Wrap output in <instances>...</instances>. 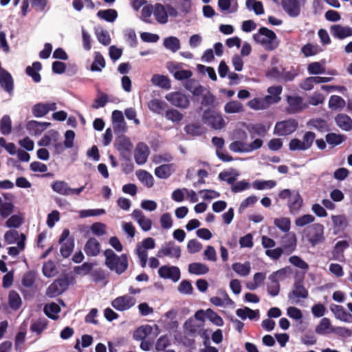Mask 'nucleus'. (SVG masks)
I'll return each instance as SVG.
<instances>
[{
	"label": "nucleus",
	"instance_id": "nucleus-1",
	"mask_svg": "<svg viewBox=\"0 0 352 352\" xmlns=\"http://www.w3.org/2000/svg\"><path fill=\"white\" fill-rule=\"evenodd\" d=\"M105 256V265L117 274H123L128 268V256L126 254L117 255L111 249H107L104 252Z\"/></svg>",
	"mask_w": 352,
	"mask_h": 352
},
{
	"label": "nucleus",
	"instance_id": "nucleus-2",
	"mask_svg": "<svg viewBox=\"0 0 352 352\" xmlns=\"http://www.w3.org/2000/svg\"><path fill=\"white\" fill-rule=\"evenodd\" d=\"M253 39L267 51H273L279 45V40L275 32L265 27H261L253 35Z\"/></svg>",
	"mask_w": 352,
	"mask_h": 352
},
{
	"label": "nucleus",
	"instance_id": "nucleus-3",
	"mask_svg": "<svg viewBox=\"0 0 352 352\" xmlns=\"http://www.w3.org/2000/svg\"><path fill=\"white\" fill-rule=\"evenodd\" d=\"M324 226L320 223H314L305 228V236L311 247H315L324 241Z\"/></svg>",
	"mask_w": 352,
	"mask_h": 352
},
{
	"label": "nucleus",
	"instance_id": "nucleus-4",
	"mask_svg": "<svg viewBox=\"0 0 352 352\" xmlns=\"http://www.w3.org/2000/svg\"><path fill=\"white\" fill-rule=\"evenodd\" d=\"M202 120L204 124L215 130L221 129L226 125L225 120L221 115L210 109L204 111Z\"/></svg>",
	"mask_w": 352,
	"mask_h": 352
},
{
	"label": "nucleus",
	"instance_id": "nucleus-5",
	"mask_svg": "<svg viewBox=\"0 0 352 352\" xmlns=\"http://www.w3.org/2000/svg\"><path fill=\"white\" fill-rule=\"evenodd\" d=\"M69 280L67 276H64L55 280L47 289L46 296L55 298L65 292L69 285Z\"/></svg>",
	"mask_w": 352,
	"mask_h": 352
},
{
	"label": "nucleus",
	"instance_id": "nucleus-6",
	"mask_svg": "<svg viewBox=\"0 0 352 352\" xmlns=\"http://www.w3.org/2000/svg\"><path fill=\"white\" fill-rule=\"evenodd\" d=\"M298 123L294 118L280 121L276 123L274 133L278 136H286L294 133L298 128Z\"/></svg>",
	"mask_w": 352,
	"mask_h": 352
},
{
	"label": "nucleus",
	"instance_id": "nucleus-7",
	"mask_svg": "<svg viewBox=\"0 0 352 352\" xmlns=\"http://www.w3.org/2000/svg\"><path fill=\"white\" fill-rule=\"evenodd\" d=\"M286 272L285 269H280L273 272L269 276L270 282L267 285V290L268 294L274 297L278 295L280 292L279 281L284 279Z\"/></svg>",
	"mask_w": 352,
	"mask_h": 352
},
{
	"label": "nucleus",
	"instance_id": "nucleus-8",
	"mask_svg": "<svg viewBox=\"0 0 352 352\" xmlns=\"http://www.w3.org/2000/svg\"><path fill=\"white\" fill-rule=\"evenodd\" d=\"M305 1V0H281V6L290 17L295 18L300 15L301 6Z\"/></svg>",
	"mask_w": 352,
	"mask_h": 352
},
{
	"label": "nucleus",
	"instance_id": "nucleus-9",
	"mask_svg": "<svg viewBox=\"0 0 352 352\" xmlns=\"http://www.w3.org/2000/svg\"><path fill=\"white\" fill-rule=\"evenodd\" d=\"M286 100L288 104L286 111L289 114L298 113L307 107V104L303 102V98L301 96H287Z\"/></svg>",
	"mask_w": 352,
	"mask_h": 352
},
{
	"label": "nucleus",
	"instance_id": "nucleus-10",
	"mask_svg": "<svg viewBox=\"0 0 352 352\" xmlns=\"http://www.w3.org/2000/svg\"><path fill=\"white\" fill-rule=\"evenodd\" d=\"M136 300L129 295L117 297L111 302L112 307L118 311H123L135 305Z\"/></svg>",
	"mask_w": 352,
	"mask_h": 352
},
{
	"label": "nucleus",
	"instance_id": "nucleus-11",
	"mask_svg": "<svg viewBox=\"0 0 352 352\" xmlns=\"http://www.w3.org/2000/svg\"><path fill=\"white\" fill-rule=\"evenodd\" d=\"M166 99L173 106L181 109H187L190 104L187 96L178 91L168 94Z\"/></svg>",
	"mask_w": 352,
	"mask_h": 352
},
{
	"label": "nucleus",
	"instance_id": "nucleus-12",
	"mask_svg": "<svg viewBox=\"0 0 352 352\" xmlns=\"http://www.w3.org/2000/svg\"><path fill=\"white\" fill-rule=\"evenodd\" d=\"M157 256L159 258L171 256L179 258L181 256V248L179 246H175L173 241H169L162 246L157 252Z\"/></svg>",
	"mask_w": 352,
	"mask_h": 352
},
{
	"label": "nucleus",
	"instance_id": "nucleus-13",
	"mask_svg": "<svg viewBox=\"0 0 352 352\" xmlns=\"http://www.w3.org/2000/svg\"><path fill=\"white\" fill-rule=\"evenodd\" d=\"M158 274L162 278L170 279L177 282L180 278V270L175 266L163 265L158 270Z\"/></svg>",
	"mask_w": 352,
	"mask_h": 352
},
{
	"label": "nucleus",
	"instance_id": "nucleus-14",
	"mask_svg": "<svg viewBox=\"0 0 352 352\" xmlns=\"http://www.w3.org/2000/svg\"><path fill=\"white\" fill-rule=\"evenodd\" d=\"M149 154L150 150L148 146L143 142L138 143L134 151V158L136 164L138 165L144 164L147 161Z\"/></svg>",
	"mask_w": 352,
	"mask_h": 352
},
{
	"label": "nucleus",
	"instance_id": "nucleus-15",
	"mask_svg": "<svg viewBox=\"0 0 352 352\" xmlns=\"http://www.w3.org/2000/svg\"><path fill=\"white\" fill-rule=\"evenodd\" d=\"M0 86L10 95L13 94L14 80L12 75L5 69L0 71Z\"/></svg>",
	"mask_w": 352,
	"mask_h": 352
},
{
	"label": "nucleus",
	"instance_id": "nucleus-16",
	"mask_svg": "<svg viewBox=\"0 0 352 352\" xmlns=\"http://www.w3.org/2000/svg\"><path fill=\"white\" fill-rule=\"evenodd\" d=\"M330 32L334 38L342 40L352 36V28L338 24L333 25L330 28Z\"/></svg>",
	"mask_w": 352,
	"mask_h": 352
},
{
	"label": "nucleus",
	"instance_id": "nucleus-17",
	"mask_svg": "<svg viewBox=\"0 0 352 352\" xmlns=\"http://www.w3.org/2000/svg\"><path fill=\"white\" fill-rule=\"evenodd\" d=\"M330 309L337 319L344 322H352V314L346 311L342 305L332 304Z\"/></svg>",
	"mask_w": 352,
	"mask_h": 352
},
{
	"label": "nucleus",
	"instance_id": "nucleus-18",
	"mask_svg": "<svg viewBox=\"0 0 352 352\" xmlns=\"http://www.w3.org/2000/svg\"><path fill=\"white\" fill-rule=\"evenodd\" d=\"M302 203L303 200L299 192H294L287 204L290 213L293 215L297 214L302 206Z\"/></svg>",
	"mask_w": 352,
	"mask_h": 352
},
{
	"label": "nucleus",
	"instance_id": "nucleus-19",
	"mask_svg": "<svg viewBox=\"0 0 352 352\" xmlns=\"http://www.w3.org/2000/svg\"><path fill=\"white\" fill-rule=\"evenodd\" d=\"M269 128L270 126L267 127L262 123L250 124L247 126V129L252 139H254L256 136L265 137Z\"/></svg>",
	"mask_w": 352,
	"mask_h": 352
},
{
	"label": "nucleus",
	"instance_id": "nucleus-20",
	"mask_svg": "<svg viewBox=\"0 0 352 352\" xmlns=\"http://www.w3.org/2000/svg\"><path fill=\"white\" fill-rule=\"evenodd\" d=\"M84 251L88 256H96L100 251V244L94 237L89 238L86 242Z\"/></svg>",
	"mask_w": 352,
	"mask_h": 352
},
{
	"label": "nucleus",
	"instance_id": "nucleus-21",
	"mask_svg": "<svg viewBox=\"0 0 352 352\" xmlns=\"http://www.w3.org/2000/svg\"><path fill=\"white\" fill-rule=\"evenodd\" d=\"M51 124L50 122H41L36 120H30L26 124V129L32 135H40Z\"/></svg>",
	"mask_w": 352,
	"mask_h": 352
},
{
	"label": "nucleus",
	"instance_id": "nucleus-22",
	"mask_svg": "<svg viewBox=\"0 0 352 352\" xmlns=\"http://www.w3.org/2000/svg\"><path fill=\"white\" fill-rule=\"evenodd\" d=\"M336 125L344 131L352 130V118L345 113H339L335 117Z\"/></svg>",
	"mask_w": 352,
	"mask_h": 352
},
{
	"label": "nucleus",
	"instance_id": "nucleus-23",
	"mask_svg": "<svg viewBox=\"0 0 352 352\" xmlns=\"http://www.w3.org/2000/svg\"><path fill=\"white\" fill-rule=\"evenodd\" d=\"M309 296L308 291L303 286L302 282L298 280L294 285L293 290L289 293L288 298L292 299L295 298H307Z\"/></svg>",
	"mask_w": 352,
	"mask_h": 352
},
{
	"label": "nucleus",
	"instance_id": "nucleus-24",
	"mask_svg": "<svg viewBox=\"0 0 352 352\" xmlns=\"http://www.w3.org/2000/svg\"><path fill=\"white\" fill-rule=\"evenodd\" d=\"M42 69V65L38 61H35L32 63V66H28L25 69V73L28 76H30L34 82H40L41 76L39 71Z\"/></svg>",
	"mask_w": 352,
	"mask_h": 352
},
{
	"label": "nucleus",
	"instance_id": "nucleus-25",
	"mask_svg": "<svg viewBox=\"0 0 352 352\" xmlns=\"http://www.w3.org/2000/svg\"><path fill=\"white\" fill-rule=\"evenodd\" d=\"M153 15L155 20L160 24H166L168 22V15L166 6L157 3L154 6Z\"/></svg>",
	"mask_w": 352,
	"mask_h": 352
},
{
	"label": "nucleus",
	"instance_id": "nucleus-26",
	"mask_svg": "<svg viewBox=\"0 0 352 352\" xmlns=\"http://www.w3.org/2000/svg\"><path fill=\"white\" fill-rule=\"evenodd\" d=\"M283 245V248L285 252L289 254L294 251L296 246V237L294 233H287L282 241Z\"/></svg>",
	"mask_w": 352,
	"mask_h": 352
},
{
	"label": "nucleus",
	"instance_id": "nucleus-27",
	"mask_svg": "<svg viewBox=\"0 0 352 352\" xmlns=\"http://www.w3.org/2000/svg\"><path fill=\"white\" fill-rule=\"evenodd\" d=\"M217 4L223 12L234 13L238 10L237 0H218Z\"/></svg>",
	"mask_w": 352,
	"mask_h": 352
},
{
	"label": "nucleus",
	"instance_id": "nucleus-28",
	"mask_svg": "<svg viewBox=\"0 0 352 352\" xmlns=\"http://www.w3.org/2000/svg\"><path fill=\"white\" fill-rule=\"evenodd\" d=\"M184 129L186 134L193 137L201 136L206 133L205 127L199 123L188 124Z\"/></svg>",
	"mask_w": 352,
	"mask_h": 352
},
{
	"label": "nucleus",
	"instance_id": "nucleus-29",
	"mask_svg": "<svg viewBox=\"0 0 352 352\" xmlns=\"http://www.w3.org/2000/svg\"><path fill=\"white\" fill-rule=\"evenodd\" d=\"M334 328L331 325V320L328 318H322L319 324L315 328V332L318 335H327L332 333V329Z\"/></svg>",
	"mask_w": 352,
	"mask_h": 352
},
{
	"label": "nucleus",
	"instance_id": "nucleus-30",
	"mask_svg": "<svg viewBox=\"0 0 352 352\" xmlns=\"http://www.w3.org/2000/svg\"><path fill=\"white\" fill-rule=\"evenodd\" d=\"M349 247V243L347 241H339L333 247L332 255L334 259L340 260L344 257V252Z\"/></svg>",
	"mask_w": 352,
	"mask_h": 352
},
{
	"label": "nucleus",
	"instance_id": "nucleus-31",
	"mask_svg": "<svg viewBox=\"0 0 352 352\" xmlns=\"http://www.w3.org/2000/svg\"><path fill=\"white\" fill-rule=\"evenodd\" d=\"M51 188L59 195L69 196L70 187L68 183L65 181L56 180L51 184Z\"/></svg>",
	"mask_w": 352,
	"mask_h": 352
},
{
	"label": "nucleus",
	"instance_id": "nucleus-32",
	"mask_svg": "<svg viewBox=\"0 0 352 352\" xmlns=\"http://www.w3.org/2000/svg\"><path fill=\"white\" fill-rule=\"evenodd\" d=\"M283 91V87L280 85L272 86L267 89V92L270 96H267L265 99L267 102L271 103H276L280 100V95Z\"/></svg>",
	"mask_w": 352,
	"mask_h": 352
},
{
	"label": "nucleus",
	"instance_id": "nucleus-33",
	"mask_svg": "<svg viewBox=\"0 0 352 352\" xmlns=\"http://www.w3.org/2000/svg\"><path fill=\"white\" fill-rule=\"evenodd\" d=\"M163 45L166 49L173 53L177 52L181 48L179 39L173 36L165 38L163 41Z\"/></svg>",
	"mask_w": 352,
	"mask_h": 352
},
{
	"label": "nucleus",
	"instance_id": "nucleus-34",
	"mask_svg": "<svg viewBox=\"0 0 352 352\" xmlns=\"http://www.w3.org/2000/svg\"><path fill=\"white\" fill-rule=\"evenodd\" d=\"M106 62L99 52H95L94 54V61L90 67L91 72H101L103 68L105 67Z\"/></svg>",
	"mask_w": 352,
	"mask_h": 352
},
{
	"label": "nucleus",
	"instance_id": "nucleus-35",
	"mask_svg": "<svg viewBox=\"0 0 352 352\" xmlns=\"http://www.w3.org/2000/svg\"><path fill=\"white\" fill-rule=\"evenodd\" d=\"M25 235L23 233H19L17 230L11 229L6 232L3 236V240L6 244H18V241L21 240V236Z\"/></svg>",
	"mask_w": 352,
	"mask_h": 352
},
{
	"label": "nucleus",
	"instance_id": "nucleus-36",
	"mask_svg": "<svg viewBox=\"0 0 352 352\" xmlns=\"http://www.w3.org/2000/svg\"><path fill=\"white\" fill-rule=\"evenodd\" d=\"M166 103L160 99L154 98L148 102V108L149 110L156 114H162L165 110Z\"/></svg>",
	"mask_w": 352,
	"mask_h": 352
},
{
	"label": "nucleus",
	"instance_id": "nucleus-37",
	"mask_svg": "<svg viewBox=\"0 0 352 352\" xmlns=\"http://www.w3.org/2000/svg\"><path fill=\"white\" fill-rule=\"evenodd\" d=\"M331 219L333 224V228L335 229V232H340L345 230V228L348 226V221L346 217L343 215H332Z\"/></svg>",
	"mask_w": 352,
	"mask_h": 352
},
{
	"label": "nucleus",
	"instance_id": "nucleus-38",
	"mask_svg": "<svg viewBox=\"0 0 352 352\" xmlns=\"http://www.w3.org/2000/svg\"><path fill=\"white\" fill-rule=\"evenodd\" d=\"M97 16L105 21L114 22L118 17V12L114 9L100 10L97 12Z\"/></svg>",
	"mask_w": 352,
	"mask_h": 352
},
{
	"label": "nucleus",
	"instance_id": "nucleus-39",
	"mask_svg": "<svg viewBox=\"0 0 352 352\" xmlns=\"http://www.w3.org/2000/svg\"><path fill=\"white\" fill-rule=\"evenodd\" d=\"M152 83L164 89H170L171 85L170 80L164 75L154 74L151 78Z\"/></svg>",
	"mask_w": 352,
	"mask_h": 352
},
{
	"label": "nucleus",
	"instance_id": "nucleus-40",
	"mask_svg": "<svg viewBox=\"0 0 352 352\" xmlns=\"http://www.w3.org/2000/svg\"><path fill=\"white\" fill-rule=\"evenodd\" d=\"M208 267L201 263H192L188 265L190 274L195 275H204L208 272Z\"/></svg>",
	"mask_w": 352,
	"mask_h": 352
},
{
	"label": "nucleus",
	"instance_id": "nucleus-41",
	"mask_svg": "<svg viewBox=\"0 0 352 352\" xmlns=\"http://www.w3.org/2000/svg\"><path fill=\"white\" fill-rule=\"evenodd\" d=\"M95 34L99 43L103 45H109L111 43V38L107 30H104L102 27L95 28Z\"/></svg>",
	"mask_w": 352,
	"mask_h": 352
},
{
	"label": "nucleus",
	"instance_id": "nucleus-42",
	"mask_svg": "<svg viewBox=\"0 0 352 352\" xmlns=\"http://www.w3.org/2000/svg\"><path fill=\"white\" fill-rule=\"evenodd\" d=\"M58 138V133L54 130H50L47 134L38 142L40 146H48L52 141L56 142Z\"/></svg>",
	"mask_w": 352,
	"mask_h": 352
},
{
	"label": "nucleus",
	"instance_id": "nucleus-43",
	"mask_svg": "<svg viewBox=\"0 0 352 352\" xmlns=\"http://www.w3.org/2000/svg\"><path fill=\"white\" fill-rule=\"evenodd\" d=\"M307 124L320 132L328 131L329 129L327 122L322 118L311 119Z\"/></svg>",
	"mask_w": 352,
	"mask_h": 352
},
{
	"label": "nucleus",
	"instance_id": "nucleus-44",
	"mask_svg": "<svg viewBox=\"0 0 352 352\" xmlns=\"http://www.w3.org/2000/svg\"><path fill=\"white\" fill-rule=\"evenodd\" d=\"M246 8L250 11H254L256 15L264 13V8L261 1L257 0H246Z\"/></svg>",
	"mask_w": 352,
	"mask_h": 352
},
{
	"label": "nucleus",
	"instance_id": "nucleus-45",
	"mask_svg": "<svg viewBox=\"0 0 352 352\" xmlns=\"http://www.w3.org/2000/svg\"><path fill=\"white\" fill-rule=\"evenodd\" d=\"M155 174L158 178L167 179L172 174V164H166L157 167Z\"/></svg>",
	"mask_w": 352,
	"mask_h": 352
},
{
	"label": "nucleus",
	"instance_id": "nucleus-46",
	"mask_svg": "<svg viewBox=\"0 0 352 352\" xmlns=\"http://www.w3.org/2000/svg\"><path fill=\"white\" fill-rule=\"evenodd\" d=\"M47 324L48 321L45 318H38L32 322L30 331L40 335L47 328Z\"/></svg>",
	"mask_w": 352,
	"mask_h": 352
},
{
	"label": "nucleus",
	"instance_id": "nucleus-47",
	"mask_svg": "<svg viewBox=\"0 0 352 352\" xmlns=\"http://www.w3.org/2000/svg\"><path fill=\"white\" fill-rule=\"evenodd\" d=\"M8 303L10 307L13 310H17L21 305V299L19 294L14 290L9 292Z\"/></svg>",
	"mask_w": 352,
	"mask_h": 352
},
{
	"label": "nucleus",
	"instance_id": "nucleus-48",
	"mask_svg": "<svg viewBox=\"0 0 352 352\" xmlns=\"http://www.w3.org/2000/svg\"><path fill=\"white\" fill-rule=\"evenodd\" d=\"M346 105L345 100L339 96L333 95L329 100V107L332 110L342 109Z\"/></svg>",
	"mask_w": 352,
	"mask_h": 352
},
{
	"label": "nucleus",
	"instance_id": "nucleus-49",
	"mask_svg": "<svg viewBox=\"0 0 352 352\" xmlns=\"http://www.w3.org/2000/svg\"><path fill=\"white\" fill-rule=\"evenodd\" d=\"M250 264L249 262L245 263H235L232 264V270L241 276H246L250 272Z\"/></svg>",
	"mask_w": 352,
	"mask_h": 352
},
{
	"label": "nucleus",
	"instance_id": "nucleus-50",
	"mask_svg": "<svg viewBox=\"0 0 352 352\" xmlns=\"http://www.w3.org/2000/svg\"><path fill=\"white\" fill-rule=\"evenodd\" d=\"M139 180L148 188H151L154 184V179L151 174L146 170H139L137 173Z\"/></svg>",
	"mask_w": 352,
	"mask_h": 352
},
{
	"label": "nucleus",
	"instance_id": "nucleus-51",
	"mask_svg": "<svg viewBox=\"0 0 352 352\" xmlns=\"http://www.w3.org/2000/svg\"><path fill=\"white\" fill-rule=\"evenodd\" d=\"M42 272L43 275L47 278L54 277L57 274V269L55 263L52 261L44 263Z\"/></svg>",
	"mask_w": 352,
	"mask_h": 352
},
{
	"label": "nucleus",
	"instance_id": "nucleus-52",
	"mask_svg": "<svg viewBox=\"0 0 352 352\" xmlns=\"http://www.w3.org/2000/svg\"><path fill=\"white\" fill-rule=\"evenodd\" d=\"M43 310L48 318L54 320L57 318L56 314L60 311V308L56 303L52 302L46 305Z\"/></svg>",
	"mask_w": 352,
	"mask_h": 352
},
{
	"label": "nucleus",
	"instance_id": "nucleus-53",
	"mask_svg": "<svg viewBox=\"0 0 352 352\" xmlns=\"http://www.w3.org/2000/svg\"><path fill=\"white\" fill-rule=\"evenodd\" d=\"M0 131L4 135H9L12 131V121L9 116L5 115L0 121Z\"/></svg>",
	"mask_w": 352,
	"mask_h": 352
},
{
	"label": "nucleus",
	"instance_id": "nucleus-54",
	"mask_svg": "<svg viewBox=\"0 0 352 352\" xmlns=\"http://www.w3.org/2000/svg\"><path fill=\"white\" fill-rule=\"evenodd\" d=\"M26 236L22 235L21 240L18 241L17 247H10L8 249V253L11 256H16L19 254L20 252L23 251L25 248Z\"/></svg>",
	"mask_w": 352,
	"mask_h": 352
},
{
	"label": "nucleus",
	"instance_id": "nucleus-55",
	"mask_svg": "<svg viewBox=\"0 0 352 352\" xmlns=\"http://www.w3.org/2000/svg\"><path fill=\"white\" fill-rule=\"evenodd\" d=\"M274 224L282 232H289L291 227L290 219L287 217L276 218L274 221Z\"/></svg>",
	"mask_w": 352,
	"mask_h": 352
},
{
	"label": "nucleus",
	"instance_id": "nucleus-56",
	"mask_svg": "<svg viewBox=\"0 0 352 352\" xmlns=\"http://www.w3.org/2000/svg\"><path fill=\"white\" fill-rule=\"evenodd\" d=\"M115 146L118 151L133 148V144L125 137H119L115 142Z\"/></svg>",
	"mask_w": 352,
	"mask_h": 352
},
{
	"label": "nucleus",
	"instance_id": "nucleus-57",
	"mask_svg": "<svg viewBox=\"0 0 352 352\" xmlns=\"http://www.w3.org/2000/svg\"><path fill=\"white\" fill-rule=\"evenodd\" d=\"M224 110L228 113H239L243 111V105L239 101L232 100L226 104Z\"/></svg>",
	"mask_w": 352,
	"mask_h": 352
},
{
	"label": "nucleus",
	"instance_id": "nucleus-58",
	"mask_svg": "<svg viewBox=\"0 0 352 352\" xmlns=\"http://www.w3.org/2000/svg\"><path fill=\"white\" fill-rule=\"evenodd\" d=\"M276 186V182L274 180H256L252 183L253 188L256 190L271 189Z\"/></svg>",
	"mask_w": 352,
	"mask_h": 352
},
{
	"label": "nucleus",
	"instance_id": "nucleus-59",
	"mask_svg": "<svg viewBox=\"0 0 352 352\" xmlns=\"http://www.w3.org/2000/svg\"><path fill=\"white\" fill-rule=\"evenodd\" d=\"M60 248V252L63 258H68L72 252L74 247V239L63 242Z\"/></svg>",
	"mask_w": 352,
	"mask_h": 352
},
{
	"label": "nucleus",
	"instance_id": "nucleus-60",
	"mask_svg": "<svg viewBox=\"0 0 352 352\" xmlns=\"http://www.w3.org/2000/svg\"><path fill=\"white\" fill-rule=\"evenodd\" d=\"M320 52L319 46L311 43H307L301 47V52L305 56L309 57L316 55Z\"/></svg>",
	"mask_w": 352,
	"mask_h": 352
},
{
	"label": "nucleus",
	"instance_id": "nucleus-61",
	"mask_svg": "<svg viewBox=\"0 0 352 352\" xmlns=\"http://www.w3.org/2000/svg\"><path fill=\"white\" fill-rule=\"evenodd\" d=\"M124 35L126 43L131 47H137L138 41L136 33L133 29L126 30Z\"/></svg>",
	"mask_w": 352,
	"mask_h": 352
},
{
	"label": "nucleus",
	"instance_id": "nucleus-62",
	"mask_svg": "<svg viewBox=\"0 0 352 352\" xmlns=\"http://www.w3.org/2000/svg\"><path fill=\"white\" fill-rule=\"evenodd\" d=\"M206 318L218 327L223 325V320L216 312L211 309H208L206 311Z\"/></svg>",
	"mask_w": 352,
	"mask_h": 352
},
{
	"label": "nucleus",
	"instance_id": "nucleus-63",
	"mask_svg": "<svg viewBox=\"0 0 352 352\" xmlns=\"http://www.w3.org/2000/svg\"><path fill=\"white\" fill-rule=\"evenodd\" d=\"M165 117L167 120H170L173 122L179 123L182 120L184 116L179 111L171 109L166 111Z\"/></svg>",
	"mask_w": 352,
	"mask_h": 352
},
{
	"label": "nucleus",
	"instance_id": "nucleus-64",
	"mask_svg": "<svg viewBox=\"0 0 352 352\" xmlns=\"http://www.w3.org/2000/svg\"><path fill=\"white\" fill-rule=\"evenodd\" d=\"M23 223V218L18 214L12 215L6 222L5 226L9 228H18Z\"/></svg>",
	"mask_w": 352,
	"mask_h": 352
}]
</instances>
